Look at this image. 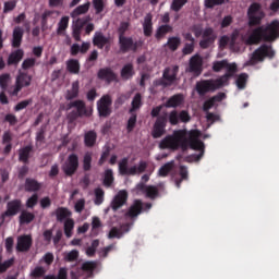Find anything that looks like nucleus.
<instances>
[{
    "label": "nucleus",
    "mask_w": 279,
    "mask_h": 279,
    "mask_svg": "<svg viewBox=\"0 0 279 279\" xmlns=\"http://www.w3.org/2000/svg\"><path fill=\"white\" fill-rule=\"evenodd\" d=\"M174 169V161H168L163 163L158 170V175L161 178H167L169 173Z\"/></svg>",
    "instance_id": "obj_39"
},
{
    "label": "nucleus",
    "mask_w": 279,
    "mask_h": 279,
    "mask_svg": "<svg viewBox=\"0 0 279 279\" xmlns=\"http://www.w3.org/2000/svg\"><path fill=\"white\" fill-rule=\"evenodd\" d=\"M75 227V222L73 219H68L63 223V232L65 233V238L70 239L73 235V230Z\"/></svg>",
    "instance_id": "obj_43"
},
{
    "label": "nucleus",
    "mask_w": 279,
    "mask_h": 279,
    "mask_svg": "<svg viewBox=\"0 0 279 279\" xmlns=\"http://www.w3.org/2000/svg\"><path fill=\"white\" fill-rule=\"evenodd\" d=\"M54 216H57V221L63 222L64 220L66 221L70 219L72 211L65 207H59L57 210H54Z\"/></svg>",
    "instance_id": "obj_37"
},
{
    "label": "nucleus",
    "mask_w": 279,
    "mask_h": 279,
    "mask_svg": "<svg viewBox=\"0 0 279 279\" xmlns=\"http://www.w3.org/2000/svg\"><path fill=\"white\" fill-rule=\"evenodd\" d=\"M129 166V159L128 157H123L121 161H119V173L121 175H136V166H131V168H128Z\"/></svg>",
    "instance_id": "obj_25"
},
{
    "label": "nucleus",
    "mask_w": 279,
    "mask_h": 279,
    "mask_svg": "<svg viewBox=\"0 0 279 279\" xmlns=\"http://www.w3.org/2000/svg\"><path fill=\"white\" fill-rule=\"evenodd\" d=\"M181 45V38L178 36L169 37L167 40V46L171 51H177Z\"/></svg>",
    "instance_id": "obj_45"
},
{
    "label": "nucleus",
    "mask_w": 279,
    "mask_h": 279,
    "mask_svg": "<svg viewBox=\"0 0 279 279\" xmlns=\"http://www.w3.org/2000/svg\"><path fill=\"white\" fill-rule=\"evenodd\" d=\"M45 134H46V126H41V129H39V131H37V135L35 137V145L37 147H39L41 144L45 143Z\"/></svg>",
    "instance_id": "obj_49"
},
{
    "label": "nucleus",
    "mask_w": 279,
    "mask_h": 279,
    "mask_svg": "<svg viewBox=\"0 0 279 279\" xmlns=\"http://www.w3.org/2000/svg\"><path fill=\"white\" fill-rule=\"evenodd\" d=\"M183 101H184L183 94H181V93L174 94L166 100V102L163 104V107L165 108H178L183 104Z\"/></svg>",
    "instance_id": "obj_27"
},
{
    "label": "nucleus",
    "mask_w": 279,
    "mask_h": 279,
    "mask_svg": "<svg viewBox=\"0 0 279 279\" xmlns=\"http://www.w3.org/2000/svg\"><path fill=\"white\" fill-rule=\"evenodd\" d=\"M168 121H169L170 125H178L180 123L178 110L173 109L169 112Z\"/></svg>",
    "instance_id": "obj_55"
},
{
    "label": "nucleus",
    "mask_w": 279,
    "mask_h": 279,
    "mask_svg": "<svg viewBox=\"0 0 279 279\" xmlns=\"http://www.w3.org/2000/svg\"><path fill=\"white\" fill-rule=\"evenodd\" d=\"M70 17L64 15L59 20L57 24V36H65V32L69 28Z\"/></svg>",
    "instance_id": "obj_34"
},
{
    "label": "nucleus",
    "mask_w": 279,
    "mask_h": 279,
    "mask_svg": "<svg viewBox=\"0 0 279 279\" xmlns=\"http://www.w3.org/2000/svg\"><path fill=\"white\" fill-rule=\"evenodd\" d=\"M99 245H100L99 240L92 241L90 246L86 248L85 254L88 257H94L96 252H97V248L99 247Z\"/></svg>",
    "instance_id": "obj_48"
},
{
    "label": "nucleus",
    "mask_w": 279,
    "mask_h": 279,
    "mask_svg": "<svg viewBox=\"0 0 279 279\" xmlns=\"http://www.w3.org/2000/svg\"><path fill=\"white\" fill-rule=\"evenodd\" d=\"M68 66V72L71 74H80L81 64L77 59H70L65 62Z\"/></svg>",
    "instance_id": "obj_38"
},
{
    "label": "nucleus",
    "mask_w": 279,
    "mask_h": 279,
    "mask_svg": "<svg viewBox=\"0 0 279 279\" xmlns=\"http://www.w3.org/2000/svg\"><path fill=\"white\" fill-rule=\"evenodd\" d=\"M276 57V51L272 49L271 45L262 44L256 48L248 57L245 62L246 66H255L258 63H263L267 58L274 59Z\"/></svg>",
    "instance_id": "obj_3"
},
{
    "label": "nucleus",
    "mask_w": 279,
    "mask_h": 279,
    "mask_svg": "<svg viewBox=\"0 0 279 279\" xmlns=\"http://www.w3.org/2000/svg\"><path fill=\"white\" fill-rule=\"evenodd\" d=\"M114 182L113 170H105L102 184L105 187H111Z\"/></svg>",
    "instance_id": "obj_44"
},
{
    "label": "nucleus",
    "mask_w": 279,
    "mask_h": 279,
    "mask_svg": "<svg viewBox=\"0 0 279 279\" xmlns=\"http://www.w3.org/2000/svg\"><path fill=\"white\" fill-rule=\"evenodd\" d=\"M225 69L227 72L217 78V82L220 83L222 87L229 85L230 78L238 72V65L236 63H228Z\"/></svg>",
    "instance_id": "obj_20"
},
{
    "label": "nucleus",
    "mask_w": 279,
    "mask_h": 279,
    "mask_svg": "<svg viewBox=\"0 0 279 279\" xmlns=\"http://www.w3.org/2000/svg\"><path fill=\"white\" fill-rule=\"evenodd\" d=\"M279 38V20H272L270 23L257 26L252 29L246 38V45L254 46L266 43H274Z\"/></svg>",
    "instance_id": "obj_2"
},
{
    "label": "nucleus",
    "mask_w": 279,
    "mask_h": 279,
    "mask_svg": "<svg viewBox=\"0 0 279 279\" xmlns=\"http://www.w3.org/2000/svg\"><path fill=\"white\" fill-rule=\"evenodd\" d=\"M180 72V66L178 64H171L166 66L162 71V80L167 81L170 85L178 81V74Z\"/></svg>",
    "instance_id": "obj_16"
},
{
    "label": "nucleus",
    "mask_w": 279,
    "mask_h": 279,
    "mask_svg": "<svg viewBox=\"0 0 279 279\" xmlns=\"http://www.w3.org/2000/svg\"><path fill=\"white\" fill-rule=\"evenodd\" d=\"M41 185L36 181V179H26L24 183V191L28 193H35L40 191Z\"/></svg>",
    "instance_id": "obj_36"
},
{
    "label": "nucleus",
    "mask_w": 279,
    "mask_h": 279,
    "mask_svg": "<svg viewBox=\"0 0 279 279\" xmlns=\"http://www.w3.org/2000/svg\"><path fill=\"white\" fill-rule=\"evenodd\" d=\"M129 199V194L126 191H119L117 195L113 197L110 207L113 211H118L121 207H123Z\"/></svg>",
    "instance_id": "obj_21"
},
{
    "label": "nucleus",
    "mask_w": 279,
    "mask_h": 279,
    "mask_svg": "<svg viewBox=\"0 0 279 279\" xmlns=\"http://www.w3.org/2000/svg\"><path fill=\"white\" fill-rule=\"evenodd\" d=\"M10 80H11L10 73H3L0 75V87L2 90L8 89Z\"/></svg>",
    "instance_id": "obj_57"
},
{
    "label": "nucleus",
    "mask_w": 279,
    "mask_h": 279,
    "mask_svg": "<svg viewBox=\"0 0 279 279\" xmlns=\"http://www.w3.org/2000/svg\"><path fill=\"white\" fill-rule=\"evenodd\" d=\"M153 14L151 13H147L144 16V21L142 23V28H143V35L147 38L153 36L154 33V23H153Z\"/></svg>",
    "instance_id": "obj_24"
},
{
    "label": "nucleus",
    "mask_w": 279,
    "mask_h": 279,
    "mask_svg": "<svg viewBox=\"0 0 279 279\" xmlns=\"http://www.w3.org/2000/svg\"><path fill=\"white\" fill-rule=\"evenodd\" d=\"M22 209V201L13 199L7 205V211L1 215L2 223H4L7 217L16 216Z\"/></svg>",
    "instance_id": "obj_17"
},
{
    "label": "nucleus",
    "mask_w": 279,
    "mask_h": 279,
    "mask_svg": "<svg viewBox=\"0 0 279 279\" xmlns=\"http://www.w3.org/2000/svg\"><path fill=\"white\" fill-rule=\"evenodd\" d=\"M185 135L183 131H175L173 135H166L163 140L159 143L160 149H171L177 150L180 146L183 147Z\"/></svg>",
    "instance_id": "obj_5"
},
{
    "label": "nucleus",
    "mask_w": 279,
    "mask_h": 279,
    "mask_svg": "<svg viewBox=\"0 0 279 279\" xmlns=\"http://www.w3.org/2000/svg\"><path fill=\"white\" fill-rule=\"evenodd\" d=\"M187 144L191 149L199 151L198 155H195V159L201 160L205 153V144L202 140H198V133L196 131H191L189 140H183L182 147H186Z\"/></svg>",
    "instance_id": "obj_9"
},
{
    "label": "nucleus",
    "mask_w": 279,
    "mask_h": 279,
    "mask_svg": "<svg viewBox=\"0 0 279 279\" xmlns=\"http://www.w3.org/2000/svg\"><path fill=\"white\" fill-rule=\"evenodd\" d=\"M38 204V195L33 194L28 201H26V208L33 209Z\"/></svg>",
    "instance_id": "obj_64"
},
{
    "label": "nucleus",
    "mask_w": 279,
    "mask_h": 279,
    "mask_svg": "<svg viewBox=\"0 0 279 279\" xmlns=\"http://www.w3.org/2000/svg\"><path fill=\"white\" fill-rule=\"evenodd\" d=\"M217 39V35L213 27H206L203 31L202 39L199 40V47L202 49L210 48Z\"/></svg>",
    "instance_id": "obj_14"
},
{
    "label": "nucleus",
    "mask_w": 279,
    "mask_h": 279,
    "mask_svg": "<svg viewBox=\"0 0 279 279\" xmlns=\"http://www.w3.org/2000/svg\"><path fill=\"white\" fill-rule=\"evenodd\" d=\"M80 167V158L75 153L69 155L68 160L63 163V173L68 177H73Z\"/></svg>",
    "instance_id": "obj_12"
},
{
    "label": "nucleus",
    "mask_w": 279,
    "mask_h": 279,
    "mask_svg": "<svg viewBox=\"0 0 279 279\" xmlns=\"http://www.w3.org/2000/svg\"><path fill=\"white\" fill-rule=\"evenodd\" d=\"M24 36V28L21 26H15L13 28V39H12V47L19 49L22 45Z\"/></svg>",
    "instance_id": "obj_31"
},
{
    "label": "nucleus",
    "mask_w": 279,
    "mask_h": 279,
    "mask_svg": "<svg viewBox=\"0 0 279 279\" xmlns=\"http://www.w3.org/2000/svg\"><path fill=\"white\" fill-rule=\"evenodd\" d=\"M93 157L90 153H85L83 157V171L87 172L92 170Z\"/></svg>",
    "instance_id": "obj_51"
},
{
    "label": "nucleus",
    "mask_w": 279,
    "mask_h": 279,
    "mask_svg": "<svg viewBox=\"0 0 279 279\" xmlns=\"http://www.w3.org/2000/svg\"><path fill=\"white\" fill-rule=\"evenodd\" d=\"M25 52L23 49L19 48L13 50L8 58V65H19V63L23 60Z\"/></svg>",
    "instance_id": "obj_28"
},
{
    "label": "nucleus",
    "mask_w": 279,
    "mask_h": 279,
    "mask_svg": "<svg viewBox=\"0 0 279 279\" xmlns=\"http://www.w3.org/2000/svg\"><path fill=\"white\" fill-rule=\"evenodd\" d=\"M14 264V258L5 260L4 263H0V274L5 272L10 267Z\"/></svg>",
    "instance_id": "obj_63"
},
{
    "label": "nucleus",
    "mask_w": 279,
    "mask_h": 279,
    "mask_svg": "<svg viewBox=\"0 0 279 279\" xmlns=\"http://www.w3.org/2000/svg\"><path fill=\"white\" fill-rule=\"evenodd\" d=\"M33 245V239L31 235H22L17 238V245H15V250L20 253H25L31 250Z\"/></svg>",
    "instance_id": "obj_23"
},
{
    "label": "nucleus",
    "mask_w": 279,
    "mask_h": 279,
    "mask_svg": "<svg viewBox=\"0 0 279 279\" xmlns=\"http://www.w3.org/2000/svg\"><path fill=\"white\" fill-rule=\"evenodd\" d=\"M32 104H33L32 98L24 99V100L17 102V105L15 106V108H13V110L15 112L22 111V110L26 109L28 106H31Z\"/></svg>",
    "instance_id": "obj_56"
},
{
    "label": "nucleus",
    "mask_w": 279,
    "mask_h": 279,
    "mask_svg": "<svg viewBox=\"0 0 279 279\" xmlns=\"http://www.w3.org/2000/svg\"><path fill=\"white\" fill-rule=\"evenodd\" d=\"M141 107H142V94L136 93L131 101V108L129 112L133 113V111L138 110Z\"/></svg>",
    "instance_id": "obj_42"
},
{
    "label": "nucleus",
    "mask_w": 279,
    "mask_h": 279,
    "mask_svg": "<svg viewBox=\"0 0 279 279\" xmlns=\"http://www.w3.org/2000/svg\"><path fill=\"white\" fill-rule=\"evenodd\" d=\"M96 262H85L76 271L70 272L72 279H89L94 277V271L97 269Z\"/></svg>",
    "instance_id": "obj_10"
},
{
    "label": "nucleus",
    "mask_w": 279,
    "mask_h": 279,
    "mask_svg": "<svg viewBox=\"0 0 279 279\" xmlns=\"http://www.w3.org/2000/svg\"><path fill=\"white\" fill-rule=\"evenodd\" d=\"M173 32V26L169 24L159 25L155 32V39L157 41L162 40L168 34Z\"/></svg>",
    "instance_id": "obj_30"
},
{
    "label": "nucleus",
    "mask_w": 279,
    "mask_h": 279,
    "mask_svg": "<svg viewBox=\"0 0 279 279\" xmlns=\"http://www.w3.org/2000/svg\"><path fill=\"white\" fill-rule=\"evenodd\" d=\"M89 9H90V2L87 1L76 7L74 11L70 13V16H72V19H77L78 16L86 14L89 11Z\"/></svg>",
    "instance_id": "obj_35"
},
{
    "label": "nucleus",
    "mask_w": 279,
    "mask_h": 279,
    "mask_svg": "<svg viewBox=\"0 0 279 279\" xmlns=\"http://www.w3.org/2000/svg\"><path fill=\"white\" fill-rule=\"evenodd\" d=\"M167 123H168L167 116H158V118H156V121L153 126L151 137L160 138L162 135H165Z\"/></svg>",
    "instance_id": "obj_13"
},
{
    "label": "nucleus",
    "mask_w": 279,
    "mask_h": 279,
    "mask_svg": "<svg viewBox=\"0 0 279 279\" xmlns=\"http://www.w3.org/2000/svg\"><path fill=\"white\" fill-rule=\"evenodd\" d=\"M35 65H36L35 58H26V59H24V61H22V70H24V71L33 69Z\"/></svg>",
    "instance_id": "obj_58"
},
{
    "label": "nucleus",
    "mask_w": 279,
    "mask_h": 279,
    "mask_svg": "<svg viewBox=\"0 0 279 279\" xmlns=\"http://www.w3.org/2000/svg\"><path fill=\"white\" fill-rule=\"evenodd\" d=\"M80 96V81L72 82V88L65 90V99L70 102L65 105V110H72L68 112V121L74 123L77 119L83 117H90L92 112L87 109L86 102L83 99H76Z\"/></svg>",
    "instance_id": "obj_1"
},
{
    "label": "nucleus",
    "mask_w": 279,
    "mask_h": 279,
    "mask_svg": "<svg viewBox=\"0 0 279 279\" xmlns=\"http://www.w3.org/2000/svg\"><path fill=\"white\" fill-rule=\"evenodd\" d=\"M143 211V203L141 201H134L133 205L125 213V217L134 219Z\"/></svg>",
    "instance_id": "obj_32"
},
{
    "label": "nucleus",
    "mask_w": 279,
    "mask_h": 279,
    "mask_svg": "<svg viewBox=\"0 0 279 279\" xmlns=\"http://www.w3.org/2000/svg\"><path fill=\"white\" fill-rule=\"evenodd\" d=\"M46 274V269L44 267H35L33 272H31V278H41Z\"/></svg>",
    "instance_id": "obj_62"
},
{
    "label": "nucleus",
    "mask_w": 279,
    "mask_h": 279,
    "mask_svg": "<svg viewBox=\"0 0 279 279\" xmlns=\"http://www.w3.org/2000/svg\"><path fill=\"white\" fill-rule=\"evenodd\" d=\"M189 72L196 76L203 73V58L199 54H194L190 58Z\"/></svg>",
    "instance_id": "obj_18"
},
{
    "label": "nucleus",
    "mask_w": 279,
    "mask_h": 279,
    "mask_svg": "<svg viewBox=\"0 0 279 279\" xmlns=\"http://www.w3.org/2000/svg\"><path fill=\"white\" fill-rule=\"evenodd\" d=\"M35 218L36 217L33 213L22 210V214H20V225H29L35 220Z\"/></svg>",
    "instance_id": "obj_40"
},
{
    "label": "nucleus",
    "mask_w": 279,
    "mask_h": 279,
    "mask_svg": "<svg viewBox=\"0 0 279 279\" xmlns=\"http://www.w3.org/2000/svg\"><path fill=\"white\" fill-rule=\"evenodd\" d=\"M135 75L133 63H125L120 70V77L122 81H130Z\"/></svg>",
    "instance_id": "obj_29"
},
{
    "label": "nucleus",
    "mask_w": 279,
    "mask_h": 279,
    "mask_svg": "<svg viewBox=\"0 0 279 279\" xmlns=\"http://www.w3.org/2000/svg\"><path fill=\"white\" fill-rule=\"evenodd\" d=\"M118 45L121 53L137 52L138 48L143 47L144 40L138 39L134 41L131 36H122L118 37Z\"/></svg>",
    "instance_id": "obj_7"
},
{
    "label": "nucleus",
    "mask_w": 279,
    "mask_h": 279,
    "mask_svg": "<svg viewBox=\"0 0 279 279\" xmlns=\"http://www.w3.org/2000/svg\"><path fill=\"white\" fill-rule=\"evenodd\" d=\"M33 81V75L27 72H20L17 76H15V85H13V89H9L8 93L11 97H17L20 92L25 87H29Z\"/></svg>",
    "instance_id": "obj_8"
},
{
    "label": "nucleus",
    "mask_w": 279,
    "mask_h": 279,
    "mask_svg": "<svg viewBox=\"0 0 279 279\" xmlns=\"http://www.w3.org/2000/svg\"><path fill=\"white\" fill-rule=\"evenodd\" d=\"M93 9L95 10V14L99 15L105 10V2L104 0H92Z\"/></svg>",
    "instance_id": "obj_53"
},
{
    "label": "nucleus",
    "mask_w": 279,
    "mask_h": 279,
    "mask_svg": "<svg viewBox=\"0 0 279 279\" xmlns=\"http://www.w3.org/2000/svg\"><path fill=\"white\" fill-rule=\"evenodd\" d=\"M135 189L138 192H142L146 195L147 198L149 199H155L159 196V191L156 186L149 185L146 186L145 183H137Z\"/></svg>",
    "instance_id": "obj_22"
},
{
    "label": "nucleus",
    "mask_w": 279,
    "mask_h": 279,
    "mask_svg": "<svg viewBox=\"0 0 279 279\" xmlns=\"http://www.w3.org/2000/svg\"><path fill=\"white\" fill-rule=\"evenodd\" d=\"M136 122H137V116H136V113L131 112V116H130V118H129V120H128V124H126V131H128V133L133 132V130H134L135 126H136Z\"/></svg>",
    "instance_id": "obj_54"
},
{
    "label": "nucleus",
    "mask_w": 279,
    "mask_h": 279,
    "mask_svg": "<svg viewBox=\"0 0 279 279\" xmlns=\"http://www.w3.org/2000/svg\"><path fill=\"white\" fill-rule=\"evenodd\" d=\"M80 257V252L77 250H72V252L65 254L64 259L65 262L73 263L77 260Z\"/></svg>",
    "instance_id": "obj_61"
},
{
    "label": "nucleus",
    "mask_w": 279,
    "mask_h": 279,
    "mask_svg": "<svg viewBox=\"0 0 279 279\" xmlns=\"http://www.w3.org/2000/svg\"><path fill=\"white\" fill-rule=\"evenodd\" d=\"M223 85L218 82V78L201 80L195 84V90L199 97L206 96L208 93H214Z\"/></svg>",
    "instance_id": "obj_6"
},
{
    "label": "nucleus",
    "mask_w": 279,
    "mask_h": 279,
    "mask_svg": "<svg viewBox=\"0 0 279 279\" xmlns=\"http://www.w3.org/2000/svg\"><path fill=\"white\" fill-rule=\"evenodd\" d=\"M265 17L266 13L263 10L262 4L258 2L251 3V5L247 9L248 27L260 26Z\"/></svg>",
    "instance_id": "obj_4"
},
{
    "label": "nucleus",
    "mask_w": 279,
    "mask_h": 279,
    "mask_svg": "<svg viewBox=\"0 0 279 279\" xmlns=\"http://www.w3.org/2000/svg\"><path fill=\"white\" fill-rule=\"evenodd\" d=\"M187 2L189 0H172L170 9L173 12H180Z\"/></svg>",
    "instance_id": "obj_50"
},
{
    "label": "nucleus",
    "mask_w": 279,
    "mask_h": 279,
    "mask_svg": "<svg viewBox=\"0 0 279 279\" xmlns=\"http://www.w3.org/2000/svg\"><path fill=\"white\" fill-rule=\"evenodd\" d=\"M227 66H228V60L227 59L213 62V71L216 72V73L221 72Z\"/></svg>",
    "instance_id": "obj_52"
},
{
    "label": "nucleus",
    "mask_w": 279,
    "mask_h": 279,
    "mask_svg": "<svg viewBox=\"0 0 279 279\" xmlns=\"http://www.w3.org/2000/svg\"><path fill=\"white\" fill-rule=\"evenodd\" d=\"M112 98L110 95H102L97 100V111L100 118H108L112 113Z\"/></svg>",
    "instance_id": "obj_11"
},
{
    "label": "nucleus",
    "mask_w": 279,
    "mask_h": 279,
    "mask_svg": "<svg viewBox=\"0 0 279 279\" xmlns=\"http://www.w3.org/2000/svg\"><path fill=\"white\" fill-rule=\"evenodd\" d=\"M107 45H110V37L105 36L101 32H95L93 36V46L98 49H104Z\"/></svg>",
    "instance_id": "obj_26"
},
{
    "label": "nucleus",
    "mask_w": 279,
    "mask_h": 279,
    "mask_svg": "<svg viewBox=\"0 0 279 279\" xmlns=\"http://www.w3.org/2000/svg\"><path fill=\"white\" fill-rule=\"evenodd\" d=\"M123 236V232L122 230L113 227L110 229L109 233H108V239L112 240V239H121Z\"/></svg>",
    "instance_id": "obj_60"
},
{
    "label": "nucleus",
    "mask_w": 279,
    "mask_h": 279,
    "mask_svg": "<svg viewBox=\"0 0 279 279\" xmlns=\"http://www.w3.org/2000/svg\"><path fill=\"white\" fill-rule=\"evenodd\" d=\"M97 78L100 81H105L107 84L119 82L118 74L110 66L100 68L97 71Z\"/></svg>",
    "instance_id": "obj_15"
},
{
    "label": "nucleus",
    "mask_w": 279,
    "mask_h": 279,
    "mask_svg": "<svg viewBox=\"0 0 279 279\" xmlns=\"http://www.w3.org/2000/svg\"><path fill=\"white\" fill-rule=\"evenodd\" d=\"M247 81H248V74L247 73L239 74L238 77H236V81H235L238 89H245Z\"/></svg>",
    "instance_id": "obj_46"
},
{
    "label": "nucleus",
    "mask_w": 279,
    "mask_h": 279,
    "mask_svg": "<svg viewBox=\"0 0 279 279\" xmlns=\"http://www.w3.org/2000/svg\"><path fill=\"white\" fill-rule=\"evenodd\" d=\"M130 28L129 22H121L118 27V38L125 37L126 32Z\"/></svg>",
    "instance_id": "obj_59"
},
{
    "label": "nucleus",
    "mask_w": 279,
    "mask_h": 279,
    "mask_svg": "<svg viewBox=\"0 0 279 279\" xmlns=\"http://www.w3.org/2000/svg\"><path fill=\"white\" fill-rule=\"evenodd\" d=\"M88 23V17H78L76 22L72 24V37L80 43L82 40V31Z\"/></svg>",
    "instance_id": "obj_19"
},
{
    "label": "nucleus",
    "mask_w": 279,
    "mask_h": 279,
    "mask_svg": "<svg viewBox=\"0 0 279 279\" xmlns=\"http://www.w3.org/2000/svg\"><path fill=\"white\" fill-rule=\"evenodd\" d=\"M97 142V133L96 131H87L85 133V146L94 147Z\"/></svg>",
    "instance_id": "obj_41"
},
{
    "label": "nucleus",
    "mask_w": 279,
    "mask_h": 279,
    "mask_svg": "<svg viewBox=\"0 0 279 279\" xmlns=\"http://www.w3.org/2000/svg\"><path fill=\"white\" fill-rule=\"evenodd\" d=\"M94 196H95L94 204L96 206H100L105 202V191L104 190L97 187L94 191Z\"/></svg>",
    "instance_id": "obj_47"
},
{
    "label": "nucleus",
    "mask_w": 279,
    "mask_h": 279,
    "mask_svg": "<svg viewBox=\"0 0 279 279\" xmlns=\"http://www.w3.org/2000/svg\"><path fill=\"white\" fill-rule=\"evenodd\" d=\"M33 146L32 144H28V146H24L23 148H20L19 153V160L20 162H23L24 165H28L29 158H31V153L33 151Z\"/></svg>",
    "instance_id": "obj_33"
}]
</instances>
